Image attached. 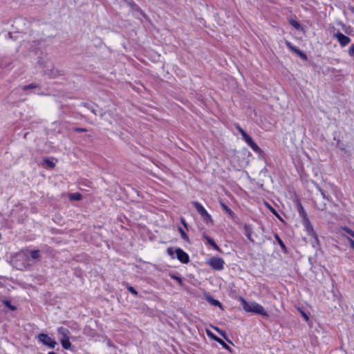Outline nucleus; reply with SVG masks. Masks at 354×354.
<instances>
[{"label": "nucleus", "instance_id": "1", "mask_svg": "<svg viewBox=\"0 0 354 354\" xmlns=\"http://www.w3.org/2000/svg\"><path fill=\"white\" fill-rule=\"evenodd\" d=\"M241 304L245 311L260 315L264 317H268L269 315L265 310L264 308L254 301H247L241 298Z\"/></svg>", "mask_w": 354, "mask_h": 354}, {"label": "nucleus", "instance_id": "2", "mask_svg": "<svg viewBox=\"0 0 354 354\" xmlns=\"http://www.w3.org/2000/svg\"><path fill=\"white\" fill-rule=\"evenodd\" d=\"M167 252L172 259L176 257L182 263L187 264L190 261L188 254L180 248H168Z\"/></svg>", "mask_w": 354, "mask_h": 354}, {"label": "nucleus", "instance_id": "3", "mask_svg": "<svg viewBox=\"0 0 354 354\" xmlns=\"http://www.w3.org/2000/svg\"><path fill=\"white\" fill-rule=\"evenodd\" d=\"M192 204L196 208L198 213L203 217V221L206 224L213 223V220L212 218L211 215L208 214V212L200 203H198V201H192Z\"/></svg>", "mask_w": 354, "mask_h": 354}, {"label": "nucleus", "instance_id": "4", "mask_svg": "<svg viewBox=\"0 0 354 354\" xmlns=\"http://www.w3.org/2000/svg\"><path fill=\"white\" fill-rule=\"evenodd\" d=\"M207 265L214 270H222L224 268V260L218 257L209 258L207 262Z\"/></svg>", "mask_w": 354, "mask_h": 354}, {"label": "nucleus", "instance_id": "5", "mask_svg": "<svg viewBox=\"0 0 354 354\" xmlns=\"http://www.w3.org/2000/svg\"><path fill=\"white\" fill-rule=\"evenodd\" d=\"M302 223H303V225L304 226L308 234L310 236H312L315 239L316 243H318L319 239L317 237V233L314 230L313 227L310 223V221L308 217L305 219H302Z\"/></svg>", "mask_w": 354, "mask_h": 354}, {"label": "nucleus", "instance_id": "6", "mask_svg": "<svg viewBox=\"0 0 354 354\" xmlns=\"http://www.w3.org/2000/svg\"><path fill=\"white\" fill-rule=\"evenodd\" d=\"M38 339L42 342L44 345L48 346L49 348H54L57 345V342L48 335L41 333L38 335Z\"/></svg>", "mask_w": 354, "mask_h": 354}, {"label": "nucleus", "instance_id": "7", "mask_svg": "<svg viewBox=\"0 0 354 354\" xmlns=\"http://www.w3.org/2000/svg\"><path fill=\"white\" fill-rule=\"evenodd\" d=\"M206 333L209 337L221 344L224 349L229 351L230 353L233 352L232 348L222 339L216 336L211 330L206 329Z\"/></svg>", "mask_w": 354, "mask_h": 354}, {"label": "nucleus", "instance_id": "8", "mask_svg": "<svg viewBox=\"0 0 354 354\" xmlns=\"http://www.w3.org/2000/svg\"><path fill=\"white\" fill-rule=\"evenodd\" d=\"M243 140L252 149V150L259 155L263 156L265 154L264 151L254 142L250 136L248 134Z\"/></svg>", "mask_w": 354, "mask_h": 354}, {"label": "nucleus", "instance_id": "9", "mask_svg": "<svg viewBox=\"0 0 354 354\" xmlns=\"http://www.w3.org/2000/svg\"><path fill=\"white\" fill-rule=\"evenodd\" d=\"M333 37L337 39L342 46H345L351 42V39L341 32L334 34Z\"/></svg>", "mask_w": 354, "mask_h": 354}, {"label": "nucleus", "instance_id": "10", "mask_svg": "<svg viewBox=\"0 0 354 354\" xmlns=\"http://www.w3.org/2000/svg\"><path fill=\"white\" fill-rule=\"evenodd\" d=\"M244 234L245 236L251 241L252 243H254V240L252 238V235L253 234V230L251 225L245 223L243 225Z\"/></svg>", "mask_w": 354, "mask_h": 354}, {"label": "nucleus", "instance_id": "11", "mask_svg": "<svg viewBox=\"0 0 354 354\" xmlns=\"http://www.w3.org/2000/svg\"><path fill=\"white\" fill-rule=\"evenodd\" d=\"M295 202H296L297 209L299 216L301 217L302 219H305V218H308L307 213L304 210V208L302 206L299 200L296 199Z\"/></svg>", "mask_w": 354, "mask_h": 354}, {"label": "nucleus", "instance_id": "12", "mask_svg": "<svg viewBox=\"0 0 354 354\" xmlns=\"http://www.w3.org/2000/svg\"><path fill=\"white\" fill-rule=\"evenodd\" d=\"M203 238L207 241V243L212 246L214 250L221 252V248L218 247V245L216 243V242L214 241L212 238L207 235L206 234H203Z\"/></svg>", "mask_w": 354, "mask_h": 354}, {"label": "nucleus", "instance_id": "13", "mask_svg": "<svg viewBox=\"0 0 354 354\" xmlns=\"http://www.w3.org/2000/svg\"><path fill=\"white\" fill-rule=\"evenodd\" d=\"M205 299L209 304L214 306H218L220 308H222L223 307L222 304L218 300L213 298V297L209 294L205 295Z\"/></svg>", "mask_w": 354, "mask_h": 354}, {"label": "nucleus", "instance_id": "14", "mask_svg": "<svg viewBox=\"0 0 354 354\" xmlns=\"http://www.w3.org/2000/svg\"><path fill=\"white\" fill-rule=\"evenodd\" d=\"M44 74L48 75L51 78H54L60 75V72L58 69L52 67V68H46L44 71Z\"/></svg>", "mask_w": 354, "mask_h": 354}, {"label": "nucleus", "instance_id": "15", "mask_svg": "<svg viewBox=\"0 0 354 354\" xmlns=\"http://www.w3.org/2000/svg\"><path fill=\"white\" fill-rule=\"evenodd\" d=\"M220 205L222 209L228 214L231 218L234 219L236 217L234 212L222 201H220Z\"/></svg>", "mask_w": 354, "mask_h": 354}, {"label": "nucleus", "instance_id": "16", "mask_svg": "<svg viewBox=\"0 0 354 354\" xmlns=\"http://www.w3.org/2000/svg\"><path fill=\"white\" fill-rule=\"evenodd\" d=\"M274 237L276 240V241L278 243V244L280 245L281 247V251L285 253V254H288V248L286 246V245L284 244L283 241H282V239L279 237V236L278 235V234L277 233H274Z\"/></svg>", "mask_w": 354, "mask_h": 354}, {"label": "nucleus", "instance_id": "17", "mask_svg": "<svg viewBox=\"0 0 354 354\" xmlns=\"http://www.w3.org/2000/svg\"><path fill=\"white\" fill-rule=\"evenodd\" d=\"M58 335L61 336L60 338H68V335L70 334V331L68 329L64 328V327H59L57 329Z\"/></svg>", "mask_w": 354, "mask_h": 354}, {"label": "nucleus", "instance_id": "18", "mask_svg": "<svg viewBox=\"0 0 354 354\" xmlns=\"http://www.w3.org/2000/svg\"><path fill=\"white\" fill-rule=\"evenodd\" d=\"M212 328L221 335L222 336L228 343L233 344L232 342L228 338L226 335L225 331L219 328L217 326H212Z\"/></svg>", "mask_w": 354, "mask_h": 354}, {"label": "nucleus", "instance_id": "19", "mask_svg": "<svg viewBox=\"0 0 354 354\" xmlns=\"http://www.w3.org/2000/svg\"><path fill=\"white\" fill-rule=\"evenodd\" d=\"M60 342L62 344V347L64 349H70L71 347V343L68 338H59Z\"/></svg>", "mask_w": 354, "mask_h": 354}, {"label": "nucleus", "instance_id": "20", "mask_svg": "<svg viewBox=\"0 0 354 354\" xmlns=\"http://www.w3.org/2000/svg\"><path fill=\"white\" fill-rule=\"evenodd\" d=\"M292 52L295 53V54H297L303 60H304V61L308 60L307 55L306 53H304L302 50L299 49L298 48L295 47Z\"/></svg>", "mask_w": 354, "mask_h": 354}, {"label": "nucleus", "instance_id": "21", "mask_svg": "<svg viewBox=\"0 0 354 354\" xmlns=\"http://www.w3.org/2000/svg\"><path fill=\"white\" fill-rule=\"evenodd\" d=\"M318 190L320 192L323 198L326 199L328 201H332V197L329 194H326V192L323 190L319 186H317Z\"/></svg>", "mask_w": 354, "mask_h": 354}, {"label": "nucleus", "instance_id": "22", "mask_svg": "<svg viewBox=\"0 0 354 354\" xmlns=\"http://www.w3.org/2000/svg\"><path fill=\"white\" fill-rule=\"evenodd\" d=\"M266 205L267 206V207L270 209V211L277 217L278 218L279 220L282 221V218L280 216V215L279 214V213L277 212V211L274 208L272 207L270 204H268L267 202H266Z\"/></svg>", "mask_w": 354, "mask_h": 354}, {"label": "nucleus", "instance_id": "23", "mask_svg": "<svg viewBox=\"0 0 354 354\" xmlns=\"http://www.w3.org/2000/svg\"><path fill=\"white\" fill-rule=\"evenodd\" d=\"M30 257L32 259L39 260L40 259L39 250H34L30 252Z\"/></svg>", "mask_w": 354, "mask_h": 354}, {"label": "nucleus", "instance_id": "24", "mask_svg": "<svg viewBox=\"0 0 354 354\" xmlns=\"http://www.w3.org/2000/svg\"><path fill=\"white\" fill-rule=\"evenodd\" d=\"M178 231L181 235L182 239H183L187 242H189L188 235L181 227H178Z\"/></svg>", "mask_w": 354, "mask_h": 354}, {"label": "nucleus", "instance_id": "25", "mask_svg": "<svg viewBox=\"0 0 354 354\" xmlns=\"http://www.w3.org/2000/svg\"><path fill=\"white\" fill-rule=\"evenodd\" d=\"M336 147L338 148L339 149H340L342 151H343L344 153L346 152L345 145L340 140H337Z\"/></svg>", "mask_w": 354, "mask_h": 354}, {"label": "nucleus", "instance_id": "26", "mask_svg": "<svg viewBox=\"0 0 354 354\" xmlns=\"http://www.w3.org/2000/svg\"><path fill=\"white\" fill-rule=\"evenodd\" d=\"M69 198L73 201H80L82 198V196L80 193H73L69 195Z\"/></svg>", "mask_w": 354, "mask_h": 354}, {"label": "nucleus", "instance_id": "27", "mask_svg": "<svg viewBox=\"0 0 354 354\" xmlns=\"http://www.w3.org/2000/svg\"><path fill=\"white\" fill-rule=\"evenodd\" d=\"M169 276L171 277V278L175 279L178 283L179 285L182 286L183 285V279L180 277L179 276H177L174 274H169Z\"/></svg>", "mask_w": 354, "mask_h": 354}, {"label": "nucleus", "instance_id": "28", "mask_svg": "<svg viewBox=\"0 0 354 354\" xmlns=\"http://www.w3.org/2000/svg\"><path fill=\"white\" fill-rule=\"evenodd\" d=\"M3 304L11 310H15L16 309V307L12 306L8 300H3Z\"/></svg>", "mask_w": 354, "mask_h": 354}, {"label": "nucleus", "instance_id": "29", "mask_svg": "<svg viewBox=\"0 0 354 354\" xmlns=\"http://www.w3.org/2000/svg\"><path fill=\"white\" fill-rule=\"evenodd\" d=\"M343 230L346 232L348 234H349L352 238L354 239V231L350 229L348 227H344L342 228Z\"/></svg>", "mask_w": 354, "mask_h": 354}, {"label": "nucleus", "instance_id": "30", "mask_svg": "<svg viewBox=\"0 0 354 354\" xmlns=\"http://www.w3.org/2000/svg\"><path fill=\"white\" fill-rule=\"evenodd\" d=\"M330 354H347L346 351L342 348H338L333 351Z\"/></svg>", "mask_w": 354, "mask_h": 354}, {"label": "nucleus", "instance_id": "31", "mask_svg": "<svg viewBox=\"0 0 354 354\" xmlns=\"http://www.w3.org/2000/svg\"><path fill=\"white\" fill-rule=\"evenodd\" d=\"M290 24L297 30L301 27L299 22L293 19L290 21Z\"/></svg>", "mask_w": 354, "mask_h": 354}, {"label": "nucleus", "instance_id": "32", "mask_svg": "<svg viewBox=\"0 0 354 354\" xmlns=\"http://www.w3.org/2000/svg\"><path fill=\"white\" fill-rule=\"evenodd\" d=\"M38 87V85L36 84H30L28 85H26L23 87V90L24 91H26L28 89H30V88H37Z\"/></svg>", "mask_w": 354, "mask_h": 354}, {"label": "nucleus", "instance_id": "33", "mask_svg": "<svg viewBox=\"0 0 354 354\" xmlns=\"http://www.w3.org/2000/svg\"><path fill=\"white\" fill-rule=\"evenodd\" d=\"M44 162L50 168H54L55 166V164L48 158L44 159Z\"/></svg>", "mask_w": 354, "mask_h": 354}, {"label": "nucleus", "instance_id": "34", "mask_svg": "<svg viewBox=\"0 0 354 354\" xmlns=\"http://www.w3.org/2000/svg\"><path fill=\"white\" fill-rule=\"evenodd\" d=\"M316 207L321 211H324L326 209V203H321L319 205H315Z\"/></svg>", "mask_w": 354, "mask_h": 354}, {"label": "nucleus", "instance_id": "35", "mask_svg": "<svg viewBox=\"0 0 354 354\" xmlns=\"http://www.w3.org/2000/svg\"><path fill=\"white\" fill-rule=\"evenodd\" d=\"M237 129L241 134L243 139L248 135L245 131H244L240 126L237 127Z\"/></svg>", "mask_w": 354, "mask_h": 354}, {"label": "nucleus", "instance_id": "36", "mask_svg": "<svg viewBox=\"0 0 354 354\" xmlns=\"http://www.w3.org/2000/svg\"><path fill=\"white\" fill-rule=\"evenodd\" d=\"M127 290H128L130 292H131L133 295H136H136H138V292L136 290V289H135L133 287L130 286H127Z\"/></svg>", "mask_w": 354, "mask_h": 354}, {"label": "nucleus", "instance_id": "37", "mask_svg": "<svg viewBox=\"0 0 354 354\" xmlns=\"http://www.w3.org/2000/svg\"><path fill=\"white\" fill-rule=\"evenodd\" d=\"M286 45L288 48V49H290L292 52L296 47V46H292V44L288 41H286Z\"/></svg>", "mask_w": 354, "mask_h": 354}, {"label": "nucleus", "instance_id": "38", "mask_svg": "<svg viewBox=\"0 0 354 354\" xmlns=\"http://www.w3.org/2000/svg\"><path fill=\"white\" fill-rule=\"evenodd\" d=\"M348 54L351 57H354V44H353L349 49H348Z\"/></svg>", "mask_w": 354, "mask_h": 354}, {"label": "nucleus", "instance_id": "39", "mask_svg": "<svg viewBox=\"0 0 354 354\" xmlns=\"http://www.w3.org/2000/svg\"><path fill=\"white\" fill-rule=\"evenodd\" d=\"M74 131L76 132H86L87 131V129L84 128L75 127L74 128Z\"/></svg>", "mask_w": 354, "mask_h": 354}, {"label": "nucleus", "instance_id": "40", "mask_svg": "<svg viewBox=\"0 0 354 354\" xmlns=\"http://www.w3.org/2000/svg\"><path fill=\"white\" fill-rule=\"evenodd\" d=\"M347 240L350 244V246L354 250V240L350 237H347Z\"/></svg>", "mask_w": 354, "mask_h": 354}, {"label": "nucleus", "instance_id": "41", "mask_svg": "<svg viewBox=\"0 0 354 354\" xmlns=\"http://www.w3.org/2000/svg\"><path fill=\"white\" fill-rule=\"evenodd\" d=\"M180 222L186 229L188 228V224L187 223L185 219L183 217L180 218Z\"/></svg>", "mask_w": 354, "mask_h": 354}, {"label": "nucleus", "instance_id": "42", "mask_svg": "<svg viewBox=\"0 0 354 354\" xmlns=\"http://www.w3.org/2000/svg\"><path fill=\"white\" fill-rule=\"evenodd\" d=\"M301 315H302V317H304L306 321L309 319V317H308V315L306 313H304V311H301Z\"/></svg>", "mask_w": 354, "mask_h": 354}, {"label": "nucleus", "instance_id": "43", "mask_svg": "<svg viewBox=\"0 0 354 354\" xmlns=\"http://www.w3.org/2000/svg\"><path fill=\"white\" fill-rule=\"evenodd\" d=\"M91 111L94 115H97L96 111L94 109H91Z\"/></svg>", "mask_w": 354, "mask_h": 354}, {"label": "nucleus", "instance_id": "44", "mask_svg": "<svg viewBox=\"0 0 354 354\" xmlns=\"http://www.w3.org/2000/svg\"><path fill=\"white\" fill-rule=\"evenodd\" d=\"M349 9H350V10H351L353 13H354V8H353V7H351V8H350Z\"/></svg>", "mask_w": 354, "mask_h": 354}, {"label": "nucleus", "instance_id": "45", "mask_svg": "<svg viewBox=\"0 0 354 354\" xmlns=\"http://www.w3.org/2000/svg\"><path fill=\"white\" fill-rule=\"evenodd\" d=\"M83 105H84L85 107H86V108L89 109L88 104H86V103H84V104H83Z\"/></svg>", "mask_w": 354, "mask_h": 354}]
</instances>
